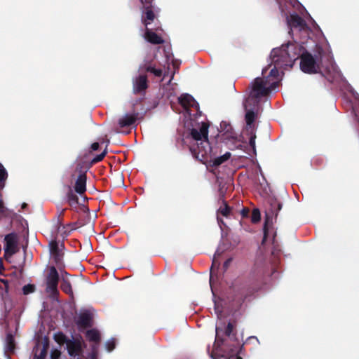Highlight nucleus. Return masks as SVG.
<instances>
[{
	"mask_svg": "<svg viewBox=\"0 0 359 359\" xmlns=\"http://www.w3.org/2000/svg\"><path fill=\"white\" fill-rule=\"evenodd\" d=\"M274 271V269L263 255H257L248 276L244 278H237L233 282L231 289L234 293L233 301L241 305L245 299L261 290L266 284L267 278Z\"/></svg>",
	"mask_w": 359,
	"mask_h": 359,
	"instance_id": "nucleus-1",
	"label": "nucleus"
},
{
	"mask_svg": "<svg viewBox=\"0 0 359 359\" xmlns=\"http://www.w3.org/2000/svg\"><path fill=\"white\" fill-rule=\"evenodd\" d=\"M272 55L274 62L279 66L290 65L292 67L294 61L300 58V68L304 73H317L319 69L316 59L297 42H288L280 48H273Z\"/></svg>",
	"mask_w": 359,
	"mask_h": 359,
	"instance_id": "nucleus-2",
	"label": "nucleus"
},
{
	"mask_svg": "<svg viewBox=\"0 0 359 359\" xmlns=\"http://www.w3.org/2000/svg\"><path fill=\"white\" fill-rule=\"evenodd\" d=\"M278 82H271L268 80V77H257L251 83L250 94L245 99L244 106L247 107H258L259 99L262 97L267 96L271 91L277 86Z\"/></svg>",
	"mask_w": 359,
	"mask_h": 359,
	"instance_id": "nucleus-3",
	"label": "nucleus"
},
{
	"mask_svg": "<svg viewBox=\"0 0 359 359\" xmlns=\"http://www.w3.org/2000/svg\"><path fill=\"white\" fill-rule=\"evenodd\" d=\"M234 332V325L232 323H228L225 329L216 327L215 345L224 346L225 348L231 346L232 353L238 352L240 348V342Z\"/></svg>",
	"mask_w": 359,
	"mask_h": 359,
	"instance_id": "nucleus-4",
	"label": "nucleus"
},
{
	"mask_svg": "<svg viewBox=\"0 0 359 359\" xmlns=\"http://www.w3.org/2000/svg\"><path fill=\"white\" fill-rule=\"evenodd\" d=\"M287 22L292 32L293 29H296L303 35L304 39L309 38L311 29L308 26L306 21L298 14L294 13L290 15Z\"/></svg>",
	"mask_w": 359,
	"mask_h": 359,
	"instance_id": "nucleus-5",
	"label": "nucleus"
},
{
	"mask_svg": "<svg viewBox=\"0 0 359 359\" xmlns=\"http://www.w3.org/2000/svg\"><path fill=\"white\" fill-rule=\"evenodd\" d=\"M154 0H140L142 4V22L148 27L156 18L158 9L153 4Z\"/></svg>",
	"mask_w": 359,
	"mask_h": 359,
	"instance_id": "nucleus-6",
	"label": "nucleus"
},
{
	"mask_svg": "<svg viewBox=\"0 0 359 359\" xmlns=\"http://www.w3.org/2000/svg\"><path fill=\"white\" fill-rule=\"evenodd\" d=\"M59 280L60 276L57 269L55 266H50L46 276V291L53 298H55L59 294L57 290Z\"/></svg>",
	"mask_w": 359,
	"mask_h": 359,
	"instance_id": "nucleus-7",
	"label": "nucleus"
},
{
	"mask_svg": "<svg viewBox=\"0 0 359 359\" xmlns=\"http://www.w3.org/2000/svg\"><path fill=\"white\" fill-rule=\"evenodd\" d=\"M6 245L4 248V257L7 259L8 257H12L18 251L17 245V236L14 233H11L5 236Z\"/></svg>",
	"mask_w": 359,
	"mask_h": 359,
	"instance_id": "nucleus-8",
	"label": "nucleus"
},
{
	"mask_svg": "<svg viewBox=\"0 0 359 359\" xmlns=\"http://www.w3.org/2000/svg\"><path fill=\"white\" fill-rule=\"evenodd\" d=\"M79 330L91 327L93 324V315L89 310L81 311L75 320Z\"/></svg>",
	"mask_w": 359,
	"mask_h": 359,
	"instance_id": "nucleus-9",
	"label": "nucleus"
},
{
	"mask_svg": "<svg viewBox=\"0 0 359 359\" xmlns=\"http://www.w3.org/2000/svg\"><path fill=\"white\" fill-rule=\"evenodd\" d=\"M246 113L245 116V120L246 125L243 129V132H250L252 133V130H257V126L255 123V121L257 117V113L255 111V109L256 107L253 106V108L248 109L249 107H245L244 106Z\"/></svg>",
	"mask_w": 359,
	"mask_h": 359,
	"instance_id": "nucleus-10",
	"label": "nucleus"
},
{
	"mask_svg": "<svg viewBox=\"0 0 359 359\" xmlns=\"http://www.w3.org/2000/svg\"><path fill=\"white\" fill-rule=\"evenodd\" d=\"M208 148H209L208 139L207 140L201 141V143L193 144L190 146L189 150L192 155L196 158H205L208 154Z\"/></svg>",
	"mask_w": 359,
	"mask_h": 359,
	"instance_id": "nucleus-11",
	"label": "nucleus"
},
{
	"mask_svg": "<svg viewBox=\"0 0 359 359\" xmlns=\"http://www.w3.org/2000/svg\"><path fill=\"white\" fill-rule=\"evenodd\" d=\"M220 127L221 129L225 132L224 134V139L232 141V142L235 144L236 148L241 149L242 144L240 143V141L238 140L236 134L232 132L231 126L226 121H222L220 123Z\"/></svg>",
	"mask_w": 359,
	"mask_h": 359,
	"instance_id": "nucleus-12",
	"label": "nucleus"
},
{
	"mask_svg": "<svg viewBox=\"0 0 359 359\" xmlns=\"http://www.w3.org/2000/svg\"><path fill=\"white\" fill-rule=\"evenodd\" d=\"M48 348L49 340L48 338H44L41 342L38 341L33 349V359H45L47 355Z\"/></svg>",
	"mask_w": 359,
	"mask_h": 359,
	"instance_id": "nucleus-13",
	"label": "nucleus"
},
{
	"mask_svg": "<svg viewBox=\"0 0 359 359\" xmlns=\"http://www.w3.org/2000/svg\"><path fill=\"white\" fill-rule=\"evenodd\" d=\"M208 123L202 122L199 129L192 128L190 135L195 141H201L203 139L207 140L208 138Z\"/></svg>",
	"mask_w": 359,
	"mask_h": 359,
	"instance_id": "nucleus-14",
	"label": "nucleus"
},
{
	"mask_svg": "<svg viewBox=\"0 0 359 359\" xmlns=\"http://www.w3.org/2000/svg\"><path fill=\"white\" fill-rule=\"evenodd\" d=\"M180 104L186 110L189 108H194L196 111L199 109V104L195 99L189 94L184 93L178 98Z\"/></svg>",
	"mask_w": 359,
	"mask_h": 359,
	"instance_id": "nucleus-15",
	"label": "nucleus"
},
{
	"mask_svg": "<svg viewBox=\"0 0 359 359\" xmlns=\"http://www.w3.org/2000/svg\"><path fill=\"white\" fill-rule=\"evenodd\" d=\"M66 346L70 356H79L82 353V344L79 339H70Z\"/></svg>",
	"mask_w": 359,
	"mask_h": 359,
	"instance_id": "nucleus-16",
	"label": "nucleus"
},
{
	"mask_svg": "<svg viewBox=\"0 0 359 359\" xmlns=\"http://www.w3.org/2000/svg\"><path fill=\"white\" fill-rule=\"evenodd\" d=\"M16 343L14 336L11 333H7L4 341V352L7 359H11V355L15 353Z\"/></svg>",
	"mask_w": 359,
	"mask_h": 359,
	"instance_id": "nucleus-17",
	"label": "nucleus"
},
{
	"mask_svg": "<svg viewBox=\"0 0 359 359\" xmlns=\"http://www.w3.org/2000/svg\"><path fill=\"white\" fill-rule=\"evenodd\" d=\"M139 112L133 111L132 114H126L118 119V125L121 128L131 126L135 124L139 118Z\"/></svg>",
	"mask_w": 359,
	"mask_h": 359,
	"instance_id": "nucleus-18",
	"label": "nucleus"
},
{
	"mask_svg": "<svg viewBox=\"0 0 359 359\" xmlns=\"http://www.w3.org/2000/svg\"><path fill=\"white\" fill-rule=\"evenodd\" d=\"M272 53H273V50L271 52L270 57L271 59V63H273L274 65V67L271 69L269 74L266 76V77H268V80L270 81L271 82L273 81L271 80V78L275 80L278 79V77L279 75V72L278 70V68H282L284 67H290V65H280L279 66V65H276V62H274V60H273L274 58H273V56L272 55ZM267 70H268L267 67H265L264 69H263V70H262V75L264 76L263 77H266L264 75L266 74Z\"/></svg>",
	"mask_w": 359,
	"mask_h": 359,
	"instance_id": "nucleus-19",
	"label": "nucleus"
},
{
	"mask_svg": "<svg viewBox=\"0 0 359 359\" xmlns=\"http://www.w3.org/2000/svg\"><path fill=\"white\" fill-rule=\"evenodd\" d=\"M144 36L145 39L151 44L159 45L164 43V40L162 37L153 32L152 29L148 27H145Z\"/></svg>",
	"mask_w": 359,
	"mask_h": 359,
	"instance_id": "nucleus-20",
	"label": "nucleus"
},
{
	"mask_svg": "<svg viewBox=\"0 0 359 359\" xmlns=\"http://www.w3.org/2000/svg\"><path fill=\"white\" fill-rule=\"evenodd\" d=\"M148 88V81L146 75H140L133 83V91L135 94L145 90Z\"/></svg>",
	"mask_w": 359,
	"mask_h": 359,
	"instance_id": "nucleus-21",
	"label": "nucleus"
},
{
	"mask_svg": "<svg viewBox=\"0 0 359 359\" xmlns=\"http://www.w3.org/2000/svg\"><path fill=\"white\" fill-rule=\"evenodd\" d=\"M86 180L87 176L86 173L79 174L74 185V190L79 194H83L86 190Z\"/></svg>",
	"mask_w": 359,
	"mask_h": 359,
	"instance_id": "nucleus-22",
	"label": "nucleus"
},
{
	"mask_svg": "<svg viewBox=\"0 0 359 359\" xmlns=\"http://www.w3.org/2000/svg\"><path fill=\"white\" fill-rule=\"evenodd\" d=\"M50 250L57 264H60L62 260L63 254L59 248L58 243L57 241H53L50 243Z\"/></svg>",
	"mask_w": 359,
	"mask_h": 359,
	"instance_id": "nucleus-23",
	"label": "nucleus"
},
{
	"mask_svg": "<svg viewBox=\"0 0 359 359\" xmlns=\"http://www.w3.org/2000/svg\"><path fill=\"white\" fill-rule=\"evenodd\" d=\"M76 172L79 174L86 173L87 170L92 165L90 163L89 164L88 161H84L81 156H79L76 161Z\"/></svg>",
	"mask_w": 359,
	"mask_h": 359,
	"instance_id": "nucleus-24",
	"label": "nucleus"
},
{
	"mask_svg": "<svg viewBox=\"0 0 359 359\" xmlns=\"http://www.w3.org/2000/svg\"><path fill=\"white\" fill-rule=\"evenodd\" d=\"M231 157L230 152H226L224 155L215 158L213 160L210 161L209 164L211 167H217L226 161Z\"/></svg>",
	"mask_w": 359,
	"mask_h": 359,
	"instance_id": "nucleus-25",
	"label": "nucleus"
},
{
	"mask_svg": "<svg viewBox=\"0 0 359 359\" xmlns=\"http://www.w3.org/2000/svg\"><path fill=\"white\" fill-rule=\"evenodd\" d=\"M60 289L66 294H69L71 297H73V290L71 283L64 276L62 278L60 284Z\"/></svg>",
	"mask_w": 359,
	"mask_h": 359,
	"instance_id": "nucleus-26",
	"label": "nucleus"
},
{
	"mask_svg": "<svg viewBox=\"0 0 359 359\" xmlns=\"http://www.w3.org/2000/svg\"><path fill=\"white\" fill-rule=\"evenodd\" d=\"M4 269L3 264L0 262V274H2V271ZM0 289L4 290L2 294V298L6 299L8 294V282L7 280L0 278Z\"/></svg>",
	"mask_w": 359,
	"mask_h": 359,
	"instance_id": "nucleus-27",
	"label": "nucleus"
},
{
	"mask_svg": "<svg viewBox=\"0 0 359 359\" xmlns=\"http://www.w3.org/2000/svg\"><path fill=\"white\" fill-rule=\"evenodd\" d=\"M86 337L90 341L98 344L100 341V334L99 332L95 329L89 330L86 332Z\"/></svg>",
	"mask_w": 359,
	"mask_h": 359,
	"instance_id": "nucleus-28",
	"label": "nucleus"
},
{
	"mask_svg": "<svg viewBox=\"0 0 359 359\" xmlns=\"http://www.w3.org/2000/svg\"><path fill=\"white\" fill-rule=\"evenodd\" d=\"M257 130H252V133L250 132H243V135L248 137L249 138V145L252 149L253 154L256 155V145H255V140L257 138L256 135Z\"/></svg>",
	"mask_w": 359,
	"mask_h": 359,
	"instance_id": "nucleus-29",
	"label": "nucleus"
},
{
	"mask_svg": "<svg viewBox=\"0 0 359 359\" xmlns=\"http://www.w3.org/2000/svg\"><path fill=\"white\" fill-rule=\"evenodd\" d=\"M67 201L72 209H76L79 205V198L72 190L67 194Z\"/></svg>",
	"mask_w": 359,
	"mask_h": 359,
	"instance_id": "nucleus-30",
	"label": "nucleus"
},
{
	"mask_svg": "<svg viewBox=\"0 0 359 359\" xmlns=\"http://www.w3.org/2000/svg\"><path fill=\"white\" fill-rule=\"evenodd\" d=\"M8 178V172L4 165L0 163V191L4 187L5 182Z\"/></svg>",
	"mask_w": 359,
	"mask_h": 359,
	"instance_id": "nucleus-31",
	"label": "nucleus"
},
{
	"mask_svg": "<svg viewBox=\"0 0 359 359\" xmlns=\"http://www.w3.org/2000/svg\"><path fill=\"white\" fill-rule=\"evenodd\" d=\"M144 69L146 72L152 73L153 74H154V76L157 77H161L162 76V69H156L154 67H153L151 64L145 65Z\"/></svg>",
	"mask_w": 359,
	"mask_h": 359,
	"instance_id": "nucleus-32",
	"label": "nucleus"
},
{
	"mask_svg": "<svg viewBox=\"0 0 359 359\" xmlns=\"http://www.w3.org/2000/svg\"><path fill=\"white\" fill-rule=\"evenodd\" d=\"M271 213L276 217L278 215V212L282 208V204L276 200H273L271 203Z\"/></svg>",
	"mask_w": 359,
	"mask_h": 359,
	"instance_id": "nucleus-33",
	"label": "nucleus"
},
{
	"mask_svg": "<svg viewBox=\"0 0 359 359\" xmlns=\"http://www.w3.org/2000/svg\"><path fill=\"white\" fill-rule=\"evenodd\" d=\"M55 340L57 343L59 344H67V342L70 340L67 338V337L63 334L62 332H58L57 334H55Z\"/></svg>",
	"mask_w": 359,
	"mask_h": 359,
	"instance_id": "nucleus-34",
	"label": "nucleus"
},
{
	"mask_svg": "<svg viewBox=\"0 0 359 359\" xmlns=\"http://www.w3.org/2000/svg\"><path fill=\"white\" fill-rule=\"evenodd\" d=\"M243 346V344L241 345L240 344L241 348H238V352H236V353H232V351L231 350V346L226 348L225 351H227L229 352L228 355H229V359H231V358H232V359H243L242 357L238 355V353L240 352H241V351H242Z\"/></svg>",
	"mask_w": 359,
	"mask_h": 359,
	"instance_id": "nucleus-35",
	"label": "nucleus"
},
{
	"mask_svg": "<svg viewBox=\"0 0 359 359\" xmlns=\"http://www.w3.org/2000/svg\"><path fill=\"white\" fill-rule=\"evenodd\" d=\"M214 347H215V348L212 351L211 355H210L212 358L221 359L222 358L224 357V355L217 353L219 351H222L221 346H218L215 345V344Z\"/></svg>",
	"mask_w": 359,
	"mask_h": 359,
	"instance_id": "nucleus-36",
	"label": "nucleus"
},
{
	"mask_svg": "<svg viewBox=\"0 0 359 359\" xmlns=\"http://www.w3.org/2000/svg\"><path fill=\"white\" fill-rule=\"evenodd\" d=\"M231 212V208L229 207L226 203H224V207H221L218 212L224 217H228Z\"/></svg>",
	"mask_w": 359,
	"mask_h": 359,
	"instance_id": "nucleus-37",
	"label": "nucleus"
},
{
	"mask_svg": "<svg viewBox=\"0 0 359 359\" xmlns=\"http://www.w3.org/2000/svg\"><path fill=\"white\" fill-rule=\"evenodd\" d=\"M35 291V285L32 284H27L22 287V292L25 295L32 293Z\"/></svg>",
	"mask_w": 359,
	"mask_h": 359,
	"instance_id": "nucleus-38",
	"label": "nucleus"
},
{
	"mask_svg": "<svg viewBox=\"0 0 359 359\" xmlns=\"http://www.w3.org/2000/svg\"><path fill=\"white\" fill-rule=\"evenodd\" d=\"M261 215L258 209H254L252 212L251 220L253 223H257L260 220Z\"/></svg>",
	"mask_w": 359,
	"mask_h": 359,
	"instance_id": "nucleus-39",
	"label": "nucleus"
},
{
	"mask_svg": "<svg viewBox=\"0 0 359 359\" xmlns=\"http://www.w3.org/2000/svg\"><path fill=\"white\" fill-rule=\"evenodd\" d=\"M107 154V151H104L102 153H101L99 155H97L95 157H94L91 161H90V165H93V164H95L98 162H100L102 161V159L104 158V156H106Z\"/></svg>",
	"mask_w": 359,
	"mask_h": 359,
	"instance_id": "nucleus-40",
	"label": "nucleus"
},
{
	"mask_svg": "<svg viewBox=\"0 0 359 359\" xmlns=\"http://www.w3.org/2000/svg\"><path fill=\"white\" fill-rule=\"evenodd\" d=\"M219 262L217 260L215 256L212 259V266L210 268V277L212 276V273L215 269H217L219 266Z\"/></svg>",
	"mask_w": 359,
	"mask_h": 359,
	"instance_id": "nucleus-41",
	"label": "nucleus"
},
{
	"mask_svg": "<svg viewBox=\"0 0 359 359\" xmlns=\"http://www.w3.org/2000/svg\"><path fill=\"white\" fill-rule=\"evenodd\" d=\"M61 351L58 349H53L50 352V359H60Z\"/></svg>",
	"mask_w": 359,
	"mask_h": 359,
	"instance_id": "nucleus-42",
	"label": "nucleus"
},
{
	"mask_svg": "<svg viewBox=\"0 0 359 359\" xmlns=\"http://www.w3.org/2000/svg\"><path fill=\"white\" fill-rule=\"evenodd\" d=\"M66 208H64V209H62L60 210L59 212H58V215H57V223L59 225H62V222H63V216H64V214H65V212L66 211Z\"/></svg>",
	"mask_w": 359,
	"mask_h": 359,
	"instance_id": "nucleus-43",
	"label": "nucleus"
},
{
	"mask_svg": "<svg viewBox=\"0 0 359 359\" xmlns=\"http://www.w3.org/2000/svg\"><path fill=\"white\" fill-rule=\"evenodd\" d=\"M263 230H264V237H263L262 243H264V242H266L267 236H268V230L269 229H268V222H267V221H266L265 223H264Z\"/></svg>",
	"mask_w": 359,
	"mask_h": 359,
	"instance_id": "nucleus-44",
	"label": "nucleus"
},
{
	"mask_svg": "<svg viewBox=\"0 0 359 359\" xmlns=\"http://www.w3.org/2000/svg\"><path fill=\"white\" fill-rule=\"evenodd\" d=\"M89 359H97V351L96 346H93L92 352L90 354Z\"/></svg>",
	"mask_w": 359,
	"mask_h": 359,
	"instance_id": "nucleus-45",
	"label": "nucleus"
},
{
	"mask_svg": "<svg viewBox=\"0 0 359 359\" xmlns=\"http://www.w3.org/2000/svg\"><path fill=\"white\" fill-rule=\"evenodd\" d=\"M107 348L109 351H111L115 348V342L114 341H107L106 343Z\"/></svg>",
	"mask_w": 359,
	"mask_h": 359,
	"instance_id": "nucleus-46",
	"label": "nucleus"
},
{
	"mask_svg": "<svg viewBox=\"0 0 359 359\" xmlns=\"http://www.w3.org/2000/svg\"><path fill=\"white\" fill-rule=\"evenodd\" d=\"M231 262H232V259H231V258H229V259H227L224 262V264H223V268H224V269L225 271L228 269V268H229V266L230 264L231 263Z\"/></svg>",
	"mask_w": 359,
	"mask_h": 359,
	"instance_id": "nucleus-47",
	"label": "nucleus"
},
{
	"mask_svg": "<svg viewBox=\"0 0 359 359\" xmlns=\"http://www.w3.org/2000/svg\"><path fill=\"white\" fill-rule=\"evenodd\" d=\"M100 147V144L98 142H94L91 144V149L93 151H97Z\"/></svg>",
	"mask_w": 359,
	"mask_h": 359,
	"instance_id": "nucleus-48",
	"label": "nucleus"
},
{
	"mask_svg": "<svg viewBox=\"0 0 359 359\" xmlns=\"http://www.w3.org/2000/svg\"><path fill=\"white\" fill-rule=\"evenodd\" d=\"M248 213H249V210L246 208H243V210H241V215L244 217H247L248 215Z\"/></svg>",
	"mask_w": 359,
	"mask_h": 359,
	"instance_id": "nucleus-49",
	"label": "nucleus"
},
{
	"mask_svg": "<svg viewBox=\"0 0 359 359\" xmlns=\"http://www.w3.org/2000/svg\"><path fill=\"white\" fill-rule=\"evenodd\" d=\"M5 212V207L1 201H0V214L4 215Z\"/></svg>",
	"mask_w": 359,
	"mask_h": 359,
	"instance_id": "nucleus-50",
	"label": "nucleus"
},
{
	"mask_svg": "<svg viewBox=\"0 0 359 359\" xmlns=\"http://www.w3.org/2000/svg\"><path fill=\"white\" fill-rule=\"evenodd\" d=\"M69 225L72 226V229H75L77 228V223H72V224H69Z\"/></svg>",
	"mask_w": 359,
	"mask_h": 359,
	"instance_id": "nucleus-51",
	"label": "nucleus"
},
{
	"mask_svg": "<svg viewBox=\"0 0 359 359\" xmlns=\"http://www.w3.org/2000/svg\"><path fill=\"white\" fill-rule=\"evenodd\" d=\"M27 203H22V208H27Z\"/></svg>",
	"mask_w": 359,
	"mask_h": 359,
	"instance_id": "nucleus-52",
	"label": "nucleus"
},
{
	"mask_svg": "<svg viewBox=\"0 0 359 359\" xmlns=\"http://www.w3.org/2000/svg\"><path fill=\"white\" fill-rule=\"evenodd\" d=\"M69 276V273L67 272H65L62 277L64 276L65 278H66L65 276Z\"/></svg>",
	"mask_w": 359,
	"mask_h": 359,
	"instance_id": "nucleus-53",
	"label": "nucleus"
}]
</instances>
